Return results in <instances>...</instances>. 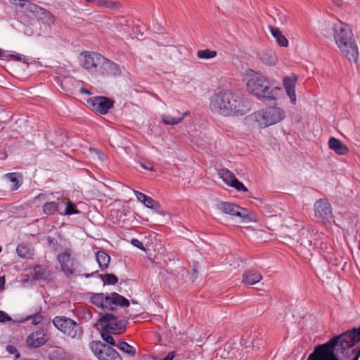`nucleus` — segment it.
Returning <instances> with one entry per match:
<instances>
[{
    "instance_id": "f257e3e1",
    "label": "nucleus",
    "mask_w": 360,
    "mask_h": 360,
    "mask_svg": "<svg viewBox=\"0 0 360 360\" xmlns=\"http://www.w3.org/2000/svg\"><path fill=\"white\" fill-rule=\"evenodd\" d=\"M360 327L335 335L314 349L307 360H359Z\"/></svg>"
},
{
    "instance_id": "f03ea898",
    "label": "nucleus",
    "mask_w": 360,
    "mask_h": 360,
    "mask_svg": "<svg viewBox=\"0 0 360 360\" xmlns=\"http://www.w3.org/2000/svg\"><path fill=\"white\" fill-rule=\"evenodd\" d=\"M210 108L213 113L224 116H243L250 110L248 100L238 91L221 89L210 98Z\"/></svg>"
},
{
    "instance_id": "7ed1b4c3",
    "label": "nucleus",
    "mask_w": 360,
    "mask_h": 360,
    "mask_svg": "<svg viewBox=\"0 0 360 360\" xmlns=\"http://www.w3.org/2000/svg\"><path fill=\"white\" fill-rule=\"evenodd\" d=\"M322 34L328 37L329 30L333 31L335 43L341 54L350 63L357 64L359 59V48L350 28L345 23L338 22L332 25L324 23Z\"/></svg>"
},
{
    "instance_id": "20e7f679",
    "label": "nucleus",
    "mask_w": 360,
    "mask_h": 360,
    "mask_svg": "<svg viewBox=\"0 0 360 360\" xmlns=\"http://www.w3.org/2000/svg\"><path fill=\"white\" fill-rule=\"evenodd\" d=\"M248 92L258 98L266 101H275L276 99V91L279 88L271 89L269 82L261 75H255L251 77L247 82Z\"/></svg>"
},
{
    "instance_id": "39448f33",
    "label": "nucleus",
    "mask_w": 360,
    "mask_h": 360,
    "mask_svg": "<svg viewBox=\"0 0 360 360\" xmlns=\"http://www.w3.org/2000/svg\"><path fill=\"white\" fill-rule=\"evenodd\" d=\"M91 302L103 310L114 311L117 306L129 307V301L117 292L110 295L94 294L91 297Z\"/></svg>"
},
{
    "instance_id": "423d86ee",
    "label": "nucleus",
    "mask_w": 360,
    "mask_h": 360,
    "mask_svg": "<svg viewBox=\"0 0 360 360\" xmlns=\"http://www.w3.org/2000/svg\"><path fill=\"white\" fill-rule=\"evenodd\" d=\"M255 120L264 127L280 122L285 117V112L278 107H268L254 114Z\"/></svg>"
},
{
    "instance_id": "0eeeda50",
    "label": "nucleus",
    "mask_w": 360,
    "mask_h": 360,
    "mask_svg": "<svg viewBox=\"0 0 360 360\" xmlns=\"http://www.w3.org/2000/svg\"><path fill=\"white\" fill-rule=\"evenodd\" d=\"M55 327L72 339H80L83 335L82 327L74 320L65 316H56L53 319Z\"/></svg>"
},
{
    "instance_id": "6e6552de",
    "label": "nucleus",
    "mask_w": 360,
    "mask_h": 360,
    "mask_svg": "<svg viewBox=\"0 0 360 360\" xmlns=\"http://www.w3.org/2000/svg\"><path fill=\"white\" fill-rule=\"evenodd\" d=\"M99 321L105 331L114 334H122L125 331L128 323L126 319H118L117 316L110 314H101Z\"/></svg>"
},
{
    "instance_id": "1a4fd4ad",
    "label": "nucleus",
    "mask_w": 360,
    "mask_h": 360,
    "mask_svg": "<svg viewBox=\"0 0 360 360\" xmlns=\"http://www.w3.org/2000/svg\"><path fill=\"white\" fill-rule=\"evenodd\" d=\"M217 207L224 214L240 217L241 221L243 223L252 221L250 218L249 211L236 204L229 202H220L217 205Z\"/></svg>"
},
{
    "instance_id": "9d476101",
    "label": "nucleus",
    "mask_w": 360,
    "mask_h": 360,
    "mask_svg": "<svg viewBox=\"0 0 360 360\" xmlns=\"http://www.w3.org/2000/svg\"><path fill=\"white\" fill-rule=\"evenodd\" d=\"M25 15L29 18H35L44 23L52 25L55 22V16L48 10L31 2Z\"/></svg>"
},
{
    "instance_id": "9b49d317",
    "label": "nucleus",
    "mask_w": 360,
    "mask_h": 360,
    "mask_svg": "<svg viewBox=\"0 0 360 360\" xmlns=\"http://www.w3.org/2000/svg\"><path fill=\"white\" fill-rule=\"evenodd\" d=\"M314 216L323 224L330 223L333 221L332 208L326 199H320L315 202Z\"/></svg>"
},
{
    "instance_id": "f8f14e48",
    "label": "nucleus",
    "mask_w": 360,
    "mask_h": 360,
    "mask_svg": "<svg viewBox=\"0 0 360 360\" xmlns=\"http://www.w3.org/2000/svg\"><path fill=\"white\" fill-rule=\"evenodd\" d=\"M87 103L95 112L105 115L113 107L114 101L105 96H96L88 99Z\"/></svg>"
},
{
    "instance_id": "ddd939ff",
    "label": "nucleus",
    "mask_w": 360,
    "mask_h": 360,
    "mask_svg": "<svg viewBox=\"0 0 360 360\" xmlns=\"http://www.w3.org/2000/svg\"><path fill=\"white\" fill-rule=\"evenodd\" d=\"M58 262L60 264V269L66 276H70L75 273V260L71 257L70 253L66 250L57 256Z\"/></svg>"
},
{
    "instance_id": "4468645a",
    "label": "nucleus",
    "mask_w": 360,
    "mask_h": 360,
    "mask_svg": "<svg viewBox=\"0 0 360 360\" xmlns=\"http://www.w3.org/2000/svg\"><path fill=\"white\" fill-rule=\"evenodd\" d=\"M219 174L227 185L235 188L238 191H248L247 188L243 184L240 182L234 174L229 169H221L219 171Z\"/></svg>"
},
{
    "instance_id": "2eb2a0df",
    "label": "nucleus",
    "mask_w": 360,
    "mask_h": 360,
    "mask_svg": "<svg viewBox=\"0 0 360 360\" xmlns=\"http://www.w3.org/2000/svg\"><path fill=\"white\" fill-rule=\"evenodd\" d=\"M81 56L82 58V65L86 70H91L93 68L97 67L101 64L102 60H104L103 56L95 52L82 53Z\"/></svg>"
},
{
    "instance_id": "dca6fc26",
    "label": "nucleus",
    "mask_w": 360,
    "mask_h": 360,
    "mask_svg": "<svg viewBox=\"0 0 360 360\" xmlns=\"http://www.w3.org/2000/svg\"><path fill=\"white\" fill-rule=\"evenodd\" d=\"M48 341V338L43 329L32 333L27 338L28 345L33 347H39Z\"/></svg>"
},
{
    "instance_id": "f3484780",
    "label": "nucleus",
    "mask_w": 360,
    "mask_h": 360,
    "mask_svg": "<svg viewBox=\"0 0 360 360\" xmlns=\"http://www.w3.org/2000/svg\"><path fill=\"white\" fill-rule=\"evenodd\" d=\"M328 147L339 155H345L349 152V149L346 145L335 137H330L329 139Z\"/></svg>"
},
{
    "instance_id": "a211bd4d",
    "label": "nucleus",
    "mask_w": 360,
    "mask_h": 360,
    "mask_svg": "<svg viewBox=\"0 0 360 360\" xmlns=\"http://www.w3.org/2000/svg\"><path fill=\"white\" fill-rule=\"evenodd\" d=\"M262 279V274L253 269L246 270L243 274V283L246 285H255Z\"/></svg>"
},
{
    "instance_id": "6ab92c4d",
    "label": "nucleus",
    "mask_w": 360,
    "mask_h": 360,
    "mask_svg": "<svg viewBox=\"0 0 360 360\" xmlns=\"http://www.w3.org/2000/svg\"><path fill=\"white\" fill-rule=\"evenodd\" d=\"M187 112L181 114L178 111H174L171 114H164L162 115V120L165 124L174 125L182 122Z\"/></svg>"
},
{
    "instance_id": "aec40b11",
    "label": "nucleus",
    "mask_w": 360,
    "mask_h": 360,
    "mask_svg": "<svg viewBox=\"0 0 360 360\" xmlns=\"http://www.w3.org/2000/svg\"><path fill=\"white\" fill-rule=\"evenodd\" d=\"M18 255L23 259H31L34 255V248L25 243H21L16 248Z\"/></svg>"
},
{
    "instance_id": "412c9836",
    "label": "nucleus",
    "mask_w": 360,
    "mask_h": 360,
    "mask_svg": "<svg viewBox=\"0 0 360 360\" xmlns=\"http://www.w3.org/2000/svg\"><path fill=\"white\" fill-rule=\"evenodd\" d=\"M244 343H241V349L239 352V348L237 347V344H234L235 346L232 347L231 352L232 354L236 357L239 359H242L244 356L245 353H248L252 349V341L248 339L243 340Z\"/></svg>"
},
{
    "instance_id": "4be33fe9",
    "label": "nucleus",
    "mask_w": 360,
    "mask_h": 360,
    "mask_svg": "<svg viewBox=\"0 0 360 360\" xmlns=\"http://www.w3.org/2000/svg\"><path fill=\"white\" fill-rule=\"evenodd\" d=\"M101 65L107 72L111 75L117 76L120 75L121 70L119 66L114 62L104 57V60H102Z\"/></svg>"
},
{
    "instance_id": "5701e85b",
    "label": "nucleus",
    "mask_w": 360,
    "mask_h": 360,
    "mask_svg": "<svg viewBox=\"0 0 360 360\" xmlns=\"http://www.w3.org/2000/svg\"><path fill=\"white\" fill-rule=\"evenodd\" d=\"M269 30L273 37L276 39L277 43L283 47H287L288 46V39L283 36L281 31L274 26L269 25Z\"/></svg>"
},
{
    "instance_id": "b1692460",
    "label": "nucleus",
    "mask_w": 360,
    "mask_h": 360,
    "mask_svg": "<svg viewBox=\"0 0 360 360\" xmlns=\"http://www.w3.org/2000/svg\"><path fill=\"white\" fill-rule=\"evenodd\" d=\"M96 5L98 7L106 8L112 11H118L122 7L120 1L112 0H98Z\"/></svg>"
},
{
    "instance_id": "393cba45",
    "label": "nucleus",
    "mask_w": 360,
    "mask_h": 360,
    "mask_svg": "<svg viewBox=\"0 0 360 360\" xmlns=\"http://www.w3.org/2000/svg\"><path fill=\"white\" fill-rule=\"evenodd\" d=\"M96 261L101 269H107L110 262V257L103 251H98L96 255Z\"/></svg>"
},
{
    "instance_id": "a878e982",
    "label": "nucleus",
    "mask_w": 360,
    "mask_h": 360,
    "mask_svg": "<svg viewBox=\"0 0 360 360\" xmlns=\"http://www.w3.org/2000/svg\"><path fill=\"white\" fill-rule=\"evenodd\" d=\"M108 346L104 345L101 341H93L90 343V347L94 355L101 360V356L103 355L104 349Z\"/></svg>"
},
{
    "instance_id": "bb28decb",
    "label": "nucleus",
    "mask_w": 360,
    "mask_h": 360,
    "mask_svg": "<svg viewBox=\"0 0 360 360\" xmlns=\"http://www.w3.org/2000/svg\"><path fill=\"white\" fill-rule=\"evenodd\" d=\"M103 355L101 360H122L120 354L111 347L104 349Z\"/></svg>"
},
{
    "instance_id": "cd10ccee",
    "label": "nucleus",
    "mask_w": 360,
    "mask_h": 360,
    "mask_svg": "<svg viewBox=\"0 0 360 360\" xmlns=\"http://www.w3.org/2000/svg\"><path fill=\"white\" fill-rule=\"evenodd\" d=\"M263 62L269 65H274L277 62L276 53L272 51H266L264 52L261 56Z\"/></svg>"
},
{
    "instance_id": "c85d7f7f",
    "label": "nucleus",
    "mask_w": 360,
    "mask_h": 360,
    "mask_svg": "<svg viewBox=\"0 0 360 360\" xmlns=\"http://www.w3.org/2000/svg\"><path fill=\"white\" fill-rule=\"evenodd\" d=\"M34 277L37 280L45 278L47 274V268L44 266L37 265L34 267L33 269Z\"/></svg>"
},
{
    "instance_id": "c756f323",
    "label": "nucleus",
    "mask_w": 360,
    "mask_h": 360,
    "mask_svg": "<svg viewBox=\"0 0 360 360\" xmlns=\"http://www.w3.org/2000/svg\"><path fill=\"white\" fill-rule=\"evenodd\" d=\"M117 347L123 352L131 356L136 354V349L124 341H120Z\"/></svg>"
},
{
    "instance_id": "7c9ffc66",
    "label": "nucleus",
    "mask_w": 360,
    "mask_h": 360,
    "mask_svg": "<svg viewBox=\"0 0 360 360\" xmlns=\"http://www.w3.org/2000/svg\"><path fill=\"white\" fill-rule=\"evenodd\" d=\"M58 205L59 204L55 202H47L43 206V212L46 214H53L58 210Z\"/></svg>"
},
{
    "instance_id": "2f4dec72",
    "label": "nucleus",
    "mask_w": 360,
    "mask_h": 360,
    "mask_svg": "<svg viewBox=\"0 0 360 360\" xmlns=\"http://www.w3.org/2000/svg\"><path fill=\"white\" fill-rule=\"evenodd\" d=\"M217 56L216 51H211L210 49L200 50L197 52V56L199 58L210 59L214 58Z\"/></svg>"
},
{
    "instance_id": "473e14b6",
    "label": "nucleus",
    "mask_w": 360,
    "mask_h": 360,
    "mask_svg": "<svg viewBox=\"0 0 360 360\" xmlns=\"http://www.w3.org/2000/svg\"><path fill=\"white\" fill-rule=\"evenodd\" d=\"M50 360H66L65 353L60 349H54L49 354Z\"/></svg>"
},
{
    "instance_id": "72a5a7b5",
    "label": "nucleus",
    "mask_w": 360,
    "mask_h": 360,
    "mask_svg": "<svg viewBox=\"0 0 360 360\" xmlns=\"http://www.w3.org/2000/svg\"><path fill=\"white\" fill-rule=\"evenodd\" d=\"M100 276L105 285H115L118 281L117 277L112 274H107L105 275H101Z\"/></svg>"
},
{
    "instance_id": "f704fd0d",
    "label": "nucleus",
    "mask_w": 360,
    "mask_h": 360,
    "mask_svg": "<svg viewBox=\"0 0 360 360\" xmlns=\"http://www.w3.org/2000/svg\"><path fill=\"white\" fill-rule=\"evenodd\" d=\"M297 79V77L295 75H292L290 77H285L283 81L285 89H289V88H295Z\"/></svg>"
},
{
    "instance_id": "c9c22d12",
    "label": "nucleus",
    "mask_w": 360,
    "mask_h": 360,
    "mask_svg": "<svg viewBox=\"0 0 360 360\" xmlns=\"http://www.w3.org/2000/svg\"><path fill=\"white\" fill-rule=\"evenodd\" d=\"M311 237V233L308 231L306 233H303L300 238V245H302L305 248H309L312 245V242L309 239Z\"/></svg>"
},
{
    "instance_id": "e433bc0d",
    "label": "nucleus",
    "mask_w": 360,
    "mask_h": 360,
    "mask_svg": "<svg viewBox=\"0 0 360 360\" xmlns=\"http://www.w3.org/2000/svg\"><path fill=\"white\" fill-rule=\"evenodd\" d=\"M11 3L22 8L23 13L25 14L31 1L29 0H11Z\"/></svg>"
},
{
    "instance_id": "4c0bfd02",
    "label": "nucleus",
    "mask_w": 360,
    "mask_h": 360,
    "mask_svg": "<svg viewBox=\"0 0 360 360\" xmlns=\"http://www.w3.org/2000/svg\"><path fill=\"white\" fill-rule=\"evenodd\" d=\"M110 333H111L107 332L103 329V332L101 333L102 338L109 345L112 346H116V342L114 340L113 338L110 335Z\"/></svg>"
},
{
    "instance_id": "58836bf2",
    "label": "nucleus",
    "mask_w": 360,
    "mask_h": 360,
    "mask_svg": "<svg viewBox=\"0 0 360 360\" xmlns=\"http://www.w3.org/2000/svg\"><path fill=\"white\" fill-rule=\"evenodd\" d=\"M77 213H79V210L76 209L75 204L68 200L67 202V207L65 211V214L66 215H70Z\"/></svg>"
},
{
    "instance_id": "ea45409f",
    "label": "nucleus",
    "mask_w": 360,
    "mask_h": 360,
    "mask_svg": "<svg viewBox=\"0 0 360 360\" xmlns=\"http://www.w3.org/2000/svg\"><path fill=\"white\" fill-rule=\"evenodd\" d=\"M6 177L13 184L12 186V188L13 190H16L19 188L20 184L15 173H8L6 174Z\"/></svg>"
},
{
    "instance_id": "a19ab883",
    "label": "nucleus",
    "mask_w": 360,
    "mask_h": 360,
    "mask_svg": "<svg viewBox=\"0 0 360 360\" xmlns=\"http://www.w3.org/2000/svg\"><path fill=\"white\" fill-rule=\"evenodd\" d=\"M27 319L32 320V323L33 325H37L44 320V317L39 314H35L32 316H28Z\"/></svg>"
},
{
    "instance_id": "79ce46f5",
    "label": "nucleus",
    "mask_w": 360,
    "mask_h": 360,
    "mask_svg": "<svg viewBox=\"0 0 360 360\" xmlns=\"http://www.w3.org/2000/svg\"><path fill=\"white\" fill-rule=\"evenodd\" d=\"M286 93L290 98V101L292 104L296 103V95H295V87L285 89Z\"/></svg>"
},
{
    "instance_id": "37998d69",
    "label": "nucleus",
    "mask_w": 360,
    "mask_h": 360,
    "mask_svg": "<svg viewBox=\"0 0 360 360\" xmlns=\"http://www.w3.org/2000/svg\"><path fill=\"white\" fill-rule=\"evenodd\" d=\"M6 349L10 354L14 355L15 359H18L20 357V353L15 347L8 345L6 347Z\"/></svg>"
},
{
    "instance_id": "c03bdc74",
    "label": "nucleus",
    "mask_w": 360,
    "mask_h": 360,
    "mask_svg": "<svg viewBox=\"0 0 360 360\" xmlns=\"http://www.w3.org/2000/svg\"><path fill=\"white\" fill-rule=\"evenodd\" d=\"M89 151L93 153V155H95L99 160L103 161L105 159V155L98 149H95L93 148H89Z\"/></svg>"
},
{
    "instance_id": "a18cd8bd",
    "label": "nucleus",
    "mask_w": 360,
    "mask_h": 360,
    "mask_svg": "<svg viewBox=\"0 0 360 360\" xmlns=\"http://www.w3.org/2000/svg\"><path fill=\"white\" fill-rule=\"evenodd\" d=\"M143 203L148 208H153L155 201L150 197L147 196V198L143 201Z\"/></svg>"
},
{
    "instance_id": "49530a36",
    "label": "nucleus",
    "mask_w": 360,
    "mask_h": 360,
    "mask_svg": "<svg viewBox=\"0 0 360 360\" xmlns=\"http://www.w3.org/2000/svg\"><path fill=\"white\" fill-rule=\"evenodd\" d=\"M131 243L134 246L138 248L139 249H140L141 250H143V251H146L145 248L143 247L142 243L139 240H138L136 238H132L131 240Z\"/></svg>"
},
{
    "instance_id": "de8ad7c7",
    "label": "nucleus",
    "mask_w": 360,
    "mask_h": 360,
    "mask_svg": "<svg viewBox=\"0 0 360 360\" xmlns=\"http://www.w3.org/2000/svg\"><path fill=\"white\" fill-rule=\"evenodd\" d=\"M134 193L136 198L138 199V200L141 202H143V201L147 198V195L141 192H139L137 191H134Z\"/></svg>"
},
{
    "instance_id": "09e8293b",
    "label": "nucleus",
    "mask_w": 360,
    "mask_h": 360,
    "mask_svg": "<svg viewBox=\"0 0 360 360\" xmlns=\"http://www.w3.org/2000/svg\"><path fill=\"white\" fill-rule=\"evenodd\" d=\"M11 318L4 311H0V322L11 321Z\"/></svg>"
},
{
    "instance_id": "8fccbe9b",
    "label": "nucleus",
    "mask_w": 360,
    "mask_h": 360,
    "mask_svg": "<svg viewBox=\"0 0 360 360\" xmlns=\"http://www.w3.org/2000/svg\"><path fill=\"white\" fill-rule=\"evenodd\" d=\"M141 165L145 169L152 171L153 169V164L150 162L141 163Z\"/></svg>"
},
{
    "instance_id": "3c124183",
    "label": "nucleus",
    "mask_w": 360,
    "mask_h": 360,
    "mask_svg": "<svg viewBox=\"0 0 360 360\" xmlns=\"http://www.w3.org/2000/svg\"><path fill=\"white\" fill-rule=\"evenodd\" d=\"M176 355V352L174 351L170 352L162 360H173Z\"/></svg>"
},
{
    "instance_id": "603ef678",
    "label": "nucleus",
    "mask_w": 360,
    "mask_h": 360,
    "mask_svg": "<svg viewBox=\"0 0 360 360\" xmlns=\"http://www.w3.org/2000/svg\"><path fill=\"white\" fill-rule=\"evenodd\" d=\"M9 58L11 60H16V61H21L22 60V56L20 54H11L9 56Z\"/></svg>"
},
{
    "instance_id": "864d4df0",
    "label": "nucleus",
    "mask_w": 360,
    "mask_h": 360,
    "mask_svg": "<svg viewBox=\"0 0 360 360\" xmlns=\"http://www.w3.org/2000/svg\"><path fill=\"white\" fill-rule=\"evenodd\" d=\"M5 283H6L5 276H0V290L4 289Z\"/></svg>"
},
{
    "instance_id": "5fc2aeb1",
    "label": "nucleus",
    "mask_w": 360,
    "mask_h": 360,
    "mask_svg": "<svg viewBox=\"0 0 360 360\" xmlns=\"http://www.w3.org/2000/svg\"><path fill=\"white\" fill-rule=\"evenodd\" d=\"M79 91H80V93L85 94L86 95H91V91L89 89H84V88H82Z\"/></svg>"
},
{
    "instance_id": "6e6d98bb",
    "label": "nucleus",
    "mask_w": 360,
    "mask_h": 360,
    "mask_svg": "<svg viewBox=\"0 0 360 360\" xmlns=\"http://www.w3.org/2000/svg\"><path fill=\"white\" fill-rule=\"evenodd\" d=\"M333 1L335 5L338 6H341L343 4L342 0H333Z\"/></svg>"
},
{
    "instance_id": "4d7b16f0",
    "label": "nucleus",
    "mask_w": 360,
    "mask_h": 360,
    "mask_svg": "<svg viewBox=\"0 0 360 360\" xmlns=\"http://www.w3.org/2000/svg\"><path fill=\"white\" fill-rule=\"evenodd\" d=\"M86 1L89 2V3H93V2H95L96 0H85ZM98 0H96L97 1Z\"/></svg>"
},
{
    "instance_id": "13d9d810",
    "label": "nucleus",
    "mask_w": 360,
    "mask_h": 360,
    "mask_svg": "<svg viewBox=\"0 0 360 360\" xmlns=\"http://www.w3.org/2000/svg\"><path fill=\"white\" fill-rule=\"evenodd\" d=\"M287 20V18L285 16H283V22H285Z\"/></svg>"
},
{
    "instance_id": "bf43d9fd",
    "label": "nucleus",
    "mask_w": 360,
    "mask_h": 360,
    "mask_svg": "<svg viewBox=\"0 0 360 360\" xmlns=\"http://www.w3.org/2000/svg\"><path fill=\"white\" fill-rule=\"evenodd\" d=\"M3 56V51L0 49V58Z\"/></svg>"
},
{
    "instance_id": "052dcab7",
    "label": "nucleus",
    "mask_w": 360,
    "mask_h": 360,
    "mask_svg": "<svg viewBox=\"0 0 360 360\" xmlns=\"http://www.w3.org/2000/svg\"><path fill=\"white\" fill-rule=\"evenodd\" d=\"M41 197H43V195H39L37 197V198H41Z\"/></svg>"
},
{
    "instance_id": "680f3d73",
    "label": "nucleus",
    "mask_w": 360,
    "mask_h": 360,
    "mask_svg": "<svg viewBox=\"0 0 360 360\" xmlns=\"http://www.w3.org/2000/svg\"><path fill=\"white\" fill-rule=\"evenodd\" d=\"M121 26H122V24H121V23L120 24H117V27H121Z\"/></svg>"
},
{
    "instance_id": "e2e57ef3",
    "label": "nucleus",
    "mask_w": 360,
    "mask_h": 360,
    "mask_svg": "<svg viewBox=\"0 0 360 360\" xmlns=\"http://www.w3.org/2000/svg\"><path fill=\"white\" fill-rule=\"evenodd\" d=\"M2 249H1V247H0V252H1Z\"/></svg>"
}]
</instances>
